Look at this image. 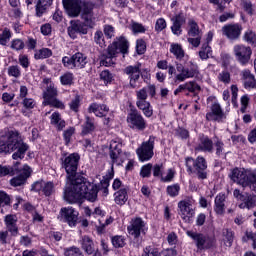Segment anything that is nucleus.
Instances as JSON below:
<instances>
[{"label": "nucleus", "instance_id": "obj_41", "mask_svg": "<svg viewBox=\"0 0 256 256\" xmlns=\"http://www.w3.org/2000/svg\"><path fill=\"white\" fill-rule=\"evenodd\" d=\"M199 57L200 59H202V61H206V59L213 57V50L211 49V46H209V44H202V47L199 51Z\"/></svg>", "mask_w": 256, "mask_h": 256}, {"label": "nucleus", "instance_id": "obj_43", "mask_svg": "<svg viewBox=\"0 0 256 256\" xmlns=\"http://www.w3.org/2000/svg\"><path fill=\"white\" fill-rule=\"evenodd\" d=\"M11 37H12L11 29L7 27L2 29V33L0 34V45L5 47V45H7L9 41H11Z\"/></svg>", "mask_w": 256, "mask_h": 256}, {"label": "nucleus", "instance_id": "obj_35", "mask_svg": "<svg viewBox=\"0 0 256 256\" xmlns=\"http://www.w3.org/2000/svg\"><path fill=\"white\" fill-rule=\"evenodd\" d=\"M223 243L226 247H232L235 241V232L229 228L222 229Z\"/></svg>", "mask_w": 256, "mask_h": 256}, {"label": "nucleus", "instance_id": "obj_30", "mask_svg": "<svg viewBox=\"0 0 256 256\" xmlns=\"http://www.w3.org/2000/svg\"><path fill=\"white\" fill-rule=\"evenodd\" d=\"M171 21H173V25L171 26L172 33L177 36L181 35L183 31L181 27H183V24L185 23V16L183 13L176 15Z\"/></svg>", "mask_w": 256, "mask_h": 256}, {"label": "nucleus", "instance_id": "obj_19", "mask_svg": "<svg viewBox=\"0 0 256 256\" xmlns=\"http://www.w3.org/2000/svg\"><path fill=\"white\" fill-rule=\"evenodd\" d=\"M227 119V116L223 112V109H221V105L215 103L211 106V109L208 113H206V120L208 121H217L218 123H221Z\"/></svg>", "mask_w": 256, "mask_h": 256}, {"label": "nucleus", "instance_id": "obj_4", "mask_svg": "<svg viewBox=\"0 0 256 256\" xmlns=\"http://www.w3.org/2000/svg\"><path fill=\"white\" fill-rule=\"evenodd\" d=\"M175 66L173 64L168 65V75L173 77L175 75L174 81L177 83H183V81H187V79H193V77H197L199 75V66L193 62H188L186 65H183L179 62H175Z\"/></svg>", "mask_w": 256, "mask_h": 256}, {"label": "nucleus", "instance_id": "obj_15", "mask_svg": "<svg viewBox=\"0 0 256 256\" xmlns=\"http://www.w3.org/2000/svg\"><path fill=\"white\" fill-rule=\"evenodd\" d=\"M234 53L237 61H239L241 65H247L251 59L253 51L251 50V47L245 45H236L234 46Z\"/></svg>", "mask_w": 256, "mask_h": 256}, {"label": "nucleus", "instance_id": "obj_62", "mask_svg": "<svg viewBox=\"0 0 256 256\" xmlns=\"http://www.w3.org/2000/svg\"><path fill=\"white\" fill-rule=\"evenodd\" d=\"M13 167L0 165V177H7V175H13Z\"/></svg>", "mask_w": 256, "mask_h": 256}, {"label": "nucleus", "instance_id": "obj_7", "mask_svg": "<svg viewBox=\"0 0 256 256\" xmlns=\"http://www.w3.org/2000/svg\"><path fill=\"white\" fill-rule=\"evenodd\" d=\"M187 173H194L198 179H207V160L203 156H198L196 159L191 157L186 158Z\"/></svg>", "mask_w": 256, "mask_h": 256}, {"label": "nucleus", "instance_id": "obj_25", "mask_svg": "<svg viewBox=\"0 0 256 256\" xmlns=\"http://www.w3.org/2000/svg\"><path fill=\"white\" fill-rule=\"evenodd\" d=\"M240 77L243 81L244 89H256L255 75L251 73V70H242L240 73Z\"/></svg>", "mask_w": 256, "mask_h": 256}, {"label": "nucleus", "instance_id": "obj_23", "mask_svg": "<svg viewBox=\"0 0 256 256\" xmlns=\"http://www.w3.org/2000/svg\"><path fill=\"white\" fill-rule=\"evenodd\" d=\"M61 221L68 223L70 227L77 225V212L73 208H62L60 211Z\"/></svg>", "mask_w": 256, "mask_h": 256}, {"label": "nucleus", "instance_id": "obj_36", "mask_svg": "<svg viewBox=\"0 0 256 256\" xmlns=\"http://www.w3.org/2000/svg\"><path fill=\"white\" fill-rule=\"evenodd\" d=\"M53 4V0H38L36 3V15L42 17L43 13L49 9V6Z\"/></svg>", "mask_w": 256, "mask_h": 256}, {"label": "nucleus", "instance_id": "obj_45", "mask_svg": "<svg viewBox=\"0 0 256 256\" xmlns=\"http://www.w3.org/2000/svg\"><path fill=\"white\" fill-rule=\"evenodd\" d=\"M43 105H50V107H55V109H65V104L61 100L57 99V97L44 101Z\"/></svg>", "mask_w": 256, "mask_h": 256}, {"label": "nucleus", "instance_id": "obj_33", "mask_svg": "<svg viewBox=\"0 0 256 256\" xmlns=\"http://www.w3.org/2000/svg\"><path fill=\"white\" fill-rule=\"evenodd\" d=\"M121 147V143H118L117 141L110 142V159L112 160V163H119L122 153Z\"/></svg>", "mask_w": 256, "mask_h": 256}, {"label": "nucleus", "instance_id": "obj_63", "mask_svg": "<svg viewBox=\"0 0 256 256\" xmlns=\"http://www.w3.org/2000/svg\"><path fill=\"white\" fill-rule=\"evenodd\" d=\"M147 49V45L143 41V39L137 40L136 42V51L138 55H143L145 53V50Z\"/></svg>", "mask_w": 256, "mask_h": 256}, {"label": "nucleus", "instance_id": "obj_38", "mask_svg": "<svg viewBox=\"0 0 256 256\" xmlns=\"http://www.w3.org/2000/svg\"><path fill=\"white\" fill-rule=\"evenodd\" d=\"M57 95H58L57 87H55L54 83L50 82L46 88V91L43 93L44 101H49L51 99H54L55 97H57Z\"/></svg>", "mask_w": 256, "mask_h": 256}, {"label": "nucleus", "instance_id": "obj_56", "mask_svg": "<svg viewBox=\"0 0 256 256\" xmlns=\"http://www.w3.org/2000/svg\"><path fill=\"white\" fill-rule=\"evenodd\" d=\"M94 41L100 47H105V36H103V32L101 30L95 32Z\"/></svg>", "mask_w": 256, "mask_h": 256}, {"label": "nucleus", "instance_id": "obj_64", "mask_svg": "<svg viewBox=\"0 0 256 256\" xmlns=\"http://www.w3.org/2000/svg\"><path fill=\"white\" fill-rule=\"evenodd\" d=\"M151 169H153V164L144 165L141 168V172H140L141 177H144V178L151 177Z\"/></svg>", "mask_w": 256, "mask_h": 256}, {"label": "nucleus", "instance_id": "obj_9", "mask_svg": "<svg viewBox=\"0 0 256 256\" xmlns=\"http://www.w3.org/2000/svg\"><path fill=\"white\" fill-rule=\"evenodd\" d=\"M62 65L65 69H75L76 71L85 69L87 65V56L81 52H76L72 56H64L62 58Z\"/></svg>", "mask_w": 256, "mask_h": 256}, {"label": "nucleus", "instance_id": "obj_55", "mask_svg": "<svg viewBox=\"0 0 256 256\" xmlns=\"http://www.w3.org/2000/svg\"><path fill=\"white\" fill-rule=\"evenodd\" d=\"M218 80L222 83H225V85H229V83H231V74L229 73V71L224 70L219 73Z\"/></svg>", "mask_w": 256, "mask_h": 256}, {"label": "nucleus", "instance_id": "obj_3", "mask_svg": "<svg viewBox=\"0 0 256 256\" xmlns=\"http://www.w3.org/2000/svg\"><path fill=\"white\" fill-rule=\"evenodd\" d=\"M118 53H122L123 55L129 53V42L125 37L118 38L108 46L107 50L101 53L99 56L100 66L111 67V65H115L114 59Z\"/></svg>", "mask_w": 256, "mask_h": 256}, {"label": "nucleus", "instance_id": "obj_42", "mask_svg": "<svg viewBox=\"0 0 256 256\" xmlns=\"http://www.w3.org/2000/svg\"><path fill=\"white\" fill-rule=\"evenodd\" d=\"M189 31L188 34L190 37H203V32L199 29V25H197V22L190 20L189 21Z\"/></svg>", "mask_w": 256, "mask_h": 256}, {"label": "nucleus", "instance_id": "obj_14", "mask_svg": "<svg viewBox=\"0 0 256 256\" xmlns=\"http://www.w3.org/2000/svg\"><path fill=\"white\" fill-rule=\"evenodd\" d=\"M233 195L235 199L241 201L239 204L240 209H253V207L256 205L255 196L249 193L242 194L239 189H235Z\"/></svg>", "mask_w": 256, "mask_h": 256}, {"label": "nucleus", "instance_id": "obj_22", "mask_svg": "<svg viewBox=\"0 0 256 256\" xmlns=\"http://www.w3.org/2000/svg\"><path fill=\"white\" fill-rule=\"evenodd\" d=\"M243 31V27L239 24H229L222 27L223 35H226L228 39L231 41H235L241 37V32Z\"/></svg>", "mask_w": 256, "mask_h": 256}, {"label": "nucleus", "instance_id": "obj_61", "mask_svg": "<svg viewBox=\"0 0 256 256\" xmlns=\"http://www.w3.org/2000/svg\"><path fill=\"white\" fill-rule=\"evenodd\" d=\"M163 29H167V22L163 18H159L155 23V31L161 33Z\"/></svg>", "mask_w": 256, "mask_h": 256}, {"label": "nucleus", "instance_id": "obj_8", "mask_svg": "<svg viewBox=\"0 0 256 256\" xmlns=\"http://www.w3.org/2000/svg\"><path fill=\"white\" fill-rule=\"evenodd\" d=\"M186 235H188L190 239L194 240V243L199 251L213 249L217 243L215 236H211L209 234L187 231Z\"/></svg>", "mask_w": 256, "mask_h": 256}, {"label": "nucleus", "instance_id": "obj_2", "mask_svg": "<svg viewBox=\"0 0 256 256\" xmlns=\"http://www.w3.org/2000/svg\"><path fill=\"white\" fill-rule=\"evenodd\" d=\"M29 151V144L25 143L19 131L10 130L0 138V153L7 155L13 153L12 159H25V153Z\"/></svg>", "mask_w": 256, "mask_h": 256}, {"label": "nucleus", "instance_id": "obj_29", "mask_svg": "<svg viewBox=\"0 0 256 256\" xmlns=\"http://www.w3.org/2000/svg\"><path fill=\"white\" fill-rule=\"evenodd\" d=\"M146 256H177V250L169 249L166 252H160L159 248L148 246L144 249Z\"/></svg>", "mask_w": 256, "mask_h": 256}, {"label": "nucleus", "instance_id": "obj_6", "mask_svg": "<svg viewBox=\"0 0 256 256\" xmlns=\"http://www.w3.org/2000/svg\"><path fill=\"white\" fill-rule=\"evenodd\" d=\"M230 179L237 185L249 187L251 191H256V170L235 168L230 174Z\"/></svg>", "mask_w": 256, "mask_h": 256}, {"label": "nucleus", "instance_id": "obj_26", "mask_svg": "<svg viewBox=\"0 0 256 256\" xmlns=\"http://www.w3.org/2000/svg\"><path fill=\"white\" fill-rule=\"evenodd\" d=\"M227 197L223 193H219L216 195L214 199V212L216 215L223 216L225 215V201Z\"/></svg>", "mask_w": 256, "mask_h": 256}, {"label": "nucleus", "instance_id": "obj_46", "mask_svg": "<svg viewBox=\"0 0 256 256\" xmlns=\"http://www.w3.org/2000/svg\"><path fill=\"white\" fill-rule=\"evenodd\" d=\"M112 245L113 247H115L116 249H121L123 247H125V245L127 244L125 241V236H119L116 235L114 237H112Z\"/></svg>", "mask_w": 256, "mask_h": 256}, {"label": "nucleus", "instance_id": "obj_59", "mask_svg": "<svg viewBox=\"0 0 256 256\" xmlns=\"http://www.w3.org/2000/svg\"><path fill=\"white\" fill-rule=\"evenodd\" d=\"M65 256H85L83 255V252H81V249L78 247H70L66 249Z\"/></svg>", "mask_w": 256, "mask_h": 256}, {"label": "nucleus", "instance_id": "obj_49", "mask_svg": "<svg viewBox=\"0 0 256 256\" xmlns=\"http://www.w3.org/2000/svg\"><path fill=\"white\" fill-rule=\"evenodd\" d=\"M186 91H189V93H197L201 91V86L197 84L195 81H189L184 84Z\"/></svg>", "mask_w": 256, "mask_h": 256}, {"label": "nucleus", "instance_id": "obj_27", "mask_svg": "<svg viewBox=\"0 0 256 256\" xmlns=\"http://www.w3.org/2000/svg\"><path fill=\"white\" fill-rule=\"evenodd\" d=\"M88 113H94L96 117H107L109 107H107L105 104L92 103L88 107Z\"/></svg>", "mask_w": 256, "mask_h": 256}, {"label": "nucleus", "instance_id": "obj_39", "mask_svg": "<svg viewBox=\"0 0 256 256\" xmlns=\"http://www.w3.org/2000/svg\"><path fill=\"white\" fill-rule=\"evenodd\" d=\"M115 204L116 205H125V203H127V188H121L118 192H116L115 194Z\"/></svg>", "mask_w": 256, "mask_h": 256}, {"label": "nucleus", "instance_id": "obj_16", "mask_svg": "<svg viewBox=\"0 0 256 256\" xmlns=\"http://www.w3.org/2000/svg\"><path fill=\"white\" fill-rule=\"evenodd\" d=\"M147 229V225L142 218H134L131 220V224L128 226V233L132 235V237H140L141 233H145Z\"/></svg>", "mask_w": 256, "mask_h": 256}, {"label": "nucleus", "instance_id": "obj_21", "mask_svg": "<svg viewBox=\"0 0 256 256\" xmlns=\"http://www.w3.org/2000/svg\"><path fill=\"white\" fill-rule=\"evenodd\" d=\"M194 150L196 153H213V140L209 136H200Z\"/></svg>", "mask_w": 256, "mask_h": 256}, {"label": "nucleus", "instance_id": "obj_31", "mask_svg": "<svg viewBox=\"0 0 256 256\" xmlns=\"http://www.w3.org/2000/svg\"><path fill=\"white\" fill-rule=\"evenodd\" d=\"M33 191H40L42 190L46 197L53 195L54 186L52 182L42 183L36 182L32 185Z\"/></svg>", "mask_w": 256, "mask_h": 256}, {"label": "nucleus", "instance_id": "obj_20", "mask_svg": "<svg viewBox=\"0 0 256 256\" xmlns=\"http://www.w3.org/2000/svg\"><path fill=\"white\" fill-rule=\"evenodd\" d=\"M31 173V167L24 165L20 174L10 180V185H12V187H21L25 185V183H27V179L31 177Z\"/></svg>", "mask_w": 256, "mask_h": 256}, {"label": "nucleus", "instance_id": "obj_52", "mask_svg": "<svg viewBox=\"0 0 256 256\" xmlns=\"http://www.w3.org/2000/svg\"><path fill=\"white\" fill-rule=\"evenodd\" d=\"M100 80L105 83V85H108V83H111L113 81V73H111L109 70H103L100 73Z\"/></svg>", "mask_w": 256, "mask_h": 256}, {"label": "nucleus", "instance_id": "obj_13", "mask_svg": "<svg viewBox=\"0 0 256 256\" xmlns=\"http://www.w3.org/2000/svg\"><path fill=\"white\" fill-rule=\"evenodd\" d=\"M123 73L128 76L130 87L137 89V83L141 79V64L127 66L124 68Z\"/></svg>", "mask_w": 256, "mask_h": 256}, {"label": "nucleus", "instance_id": "obj_40", "mask_svg": "<svg viewBox=\"0 0 256 256\" xmlns=\"http://www.w3.org/2000/svg\"><path fill=\"white\" fill-rule=\"evenodd\" d=\"M74 81H75V74H73L72 72L67 71L60 76L61 85L71 87Z\"/></svg>", "mask_w": 256, "mask_h": 256}, {"label": "nucleus", "instance_id": "obj_28", "mask_svg": "<svg viewBox=\"0 0 256 256\" xmlns=\"http://www.w3.org/2000/svg\"><path fill=\"white\" fill-rule=\"evenodd\" d=\"M80 245L87 255H93V253H95V249L97 248V246H95V242L89 236H83L80 240Z\"/></svg>", "mask_w": 256, "mask_h": 256}, {"label": "nucleus", "instance_id": "obj_60", "mask_svg": "<svg viewBox=\"0 0 256 256\" xmlns=\"http://www.w3.org/2000/svg\"><path fill=\"white\" fill-rule=\"evenodd\" d=\"M11 197L3 191H0V208L5 207V205H10Z\"/></svg>", "mask_w": 256, "mask_h": 256}, {"label": "nucleus", "instance_id": "obj_57", "mask_svg": "<svg viewBox=\"0 0 256 256\" xmlns=\"http://www.w3.org/2000/svg\"><path fill=\"white\" fill-rule=\"evenodd\" d=\"M113 175L114 174L110 172L108 175L103 177V179L100 181L101 187L104 189V193H109V190L107 189V187H109V181H111V179L113 178Z\"/></svg>", "mask_w": 256, "mask_h": 256}, {"label": "nucleus", "instance_id": "obj_34", "mask_svg": "<svg viewBox=\"0 0 256 256\" xmlns=\"http://www.w3.org/2000/svg\"><path fill=\"white\" fill-rule=\"evenodd\" d=\"M170 53L174 55L176 61H183V59H185V50L181 44L172 43L170 45Z\"/></svg>", "mask_w": 256, "mask_h": 256}, {"label": "nucleus", "instance_id": "obj_32", "mask_svg": "<svg viewBox=\"0 0 256 256\" xmlns=\"http://www.w3.org/2000/svg\"><path fill=\"white\" fill-rule=\"evenodd\" d=\"M97 129V125L95 124V118H91L90 116H85V122L82 125L81 135H91Z\"/></svg>", "mask_w": 256, "mask_h": 256}, {"label": "nucleus", "instance_id": "obj_48", "mask_svg": "<svg viewBox=\"0 0 256 256\" xmlns=\"http://www.w3.org/2000/svg\"><path fill=\"white\" fill-rule=\"evenodd\" d=\"M73 30L76 33H81L82 35H87V24L85 22H74L72 24Z\"/></svg>", "mask_w": 256, "mask_h": 256}, {"label": "nucleus", "instance_id": "obj_44", "mask_svg": "<svg viewBox=\"0 0 256 256\" xmlns=\"http://www.w3.org/2000/svg\"><path fill=\"white\" fill-rule=\"evenodd\" d=\"M53 55V51L49 48H42L39 51H37L34 55V58L39 59H49Z\"/></svg>", "mask_w": 256, "mask_h": 256}, {"label": "nucleus", "instance_id": "obj_51", "mask_svg": "<svg viewBox=\"0 0 256 256\" xmlns=\"http://www.w3.org/2000/svg\"><path fill=\"white\" fill-rule=\"evenodd\" d=\"M179 191H181V186H179V184H173L166 188V192L169 197H177L179 195Z\"/></svg>", "mask_w": 256, "mask_h": 256}, {"label": "nucleus", "instance_id": "obj_17", "mask_svg": "<svg viewBox=\"0 0 256 256\" xmlns=\"http://www.w3.org/2000/svg\"><path fill=\"white\" fill-rule=\"evenodd\" d=\"M62 3L69 17H79L81 15V0H62Z\"/></svg>", "mask_w": 256, "mask_h": 256}, {"label": "nucleus", "instance_id": "obj_58", "mask_svg": "<svg viewBox=\"0 0 256 256\" xmlns=\"http://www.w3.org/2000/svg\"><path fill=\"white\" fill-rule=\"evenodd\" d=\"M18 63L21 65V67H23V69H29V65H31L29 57L23 54L18 56Z\"/></svg>", "mask_w": 256, "mask_h": 256}, {"label": "nucleus", "instance_id": "obj_50", "mask_svg": "<svg viewBox=\"0 0 256 256\" xmlns=\"http://www.w3.org/2000/svg\"><path fill=\"white\" fill-rule=\"evenodd\" d=\"M9 77H14V79H19L21 77V68L19 65H12L8 67Z\"/></svg>", "mask_w": 256, "mask_h": 256}, {"label": "nucleus", "instance_id": "obj_11", "mask_svg": "<svg viewBox=\"0 0 256 256\" xmlns=\"http://www.w3.org/2000/svg\"><path fill=\"white\" fill-rule=\"evenodd\" d=\"M127 123L130 129H136L137 131H145L147 129V121L137 110H131L127 116Z\"/></svg>", "mask_w": 256, "mask_h": 256}, {"label": "nucleus", "instance_id": "obj_24", "mask_svg": "<svg viewBox=\"0 0 256 256\" xmlns=\"http://www.w3.org/2000/svg\"><path fill=\"white\" fill-rule=\"evenodd\" d=\"M178 208L180 209V215L184 221H189V217L195 215V210L191 208V201L182 200L178 203Z\"/></svg>", "mask_w": 256, "mask_h": 256}, {"label": "nucleus", "instance_id": "obj_1", "mask_svg": "<svg viewBox=\"0 0 256 256\" xmlns=\"http://www.w3.org/2000/svg\"><path fill=\"white\" fill-rule=\"evenodd\" d=\"M79 159L81 157L77 153H72L61 158L62 169H65L67 179L70 182V186L64 192V199L68 203H77L82 199H86L90 203H95L99 190L95 184L77 174Z\"/></svg>", "mask_w": 256, "mask_h": 256}, {"label": "nucleus", "instance_id": "obj_18", "mask_svg": "<svg viewBox=\"0 0 256 256\" xmlns=\"http://www.w3.org/2000/svg\"><path fill=\"white\" fill-rule=\"evenodd\" d=\"M19 218L15 214H8L4 217V225L6 231L10 232L11 237H17L19 235Z\"/></svg>", "mask_w": 256, "mask_h": 256}, {"label": "nucleus", "instance_id": "obj_47", "mask_svg": "<svg viewBox=\"0 0 256 256\" xmlns=\"http://www.w3.org/2000/svg\"><path fill=\"white\" fill-rule=\"evenodd\" d=\"M244 41H246V43H249L250 45H253L254 47H256V34H255V32H253V30H247L244 33Z\"/></svg>", "mask_w": 256, "mask_h": 256}, {"label": "nucleus", "instance_id": "obj_10", "mask_svg": "<svg viewBox=\"0 0 256 256\" xmlns=\"http://www.w3.org/2000/svg\"><path fill=\"white\" fill-rule=\"evenodd\" d=\"M153 149H155V137L150 136L149 140L143 142L141 146L138 147L136 150L139 161H141L142 163L145 161H151V159H153V156L155 155Z\"/></svg>", "mask_w": 256, "mask_h": 256}, {"label": "nucleus", "instance_id": "obj_37", "mask_svg": "<svg viewBox=\"0 0 256 256\" xmlns=\"http://www.w3.org/2000/svg\"><path fill=\"white\" fill-rule=\"evenodd\" d=\"M51 125H55L58 131H62L65 127V120L61 119V114L59 112H54L50 116Z\"/></svg>", "mask_w": 256, "mask_h": 256}, {"label": "nucleus", "instance_id": "obj_12", "mask_svg": "<svg viewBox=\"0 0 256 256\" xmlns=\"http://www.w3.org/2000/svg\"><path fill=\"white\" fill-rule=\"evenodd\" d=\"M95 9V4L93 2H84L81 9V19L84 20L85 25L87 27H95V19H97V15L93 12Z\"/></svg>", "mask_w": 256, "mask_h": 256}, {"label": "nucleus", "instance_id": "obj_54", "mask_svg": "<svg viewBox=\"0 0 256 256\" xmlns=\"http://www.w3.org/2000/svg\"><path fill=\"white\" fill-rule=\"evenodd\" d=\"M11 49L14 51H22V49H25V42L21 39H14L11 41Z\"/></svg>", "mask_w": 256, "mask_h": 256}, {"label": "nucleus", "instance_id": "obj_53", "mask_svg": "<svg viewBox=\"0 0 256 256\" xmlns=\"http://www.w3.org/2000/svg\"><path fill=\"white\" fill-rule=\"evenodd\" d=\"M214 147L216 149V155L221 157V154L225 151V143H223V140L216 138V140H214Z\"/></svg>", "mask_w": 256, "mask_h": 256}, {"label": "nucleus", "instance_id": "obj_5", "mask_svg": "<svg viewBox=\"0 0 256 256\" xmlns=\"http://www.w3.org/2000/svg\"><path fill=\"white\" fill-rule=\"evenodd\" d=\"M157 95V87L155 84H149L136 91V107L143 112L145 117H153V107L151 102L147 101V97H155Z\"/></svg>", "mask_w": 256, "mask_h": 256}]
</instances>
